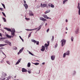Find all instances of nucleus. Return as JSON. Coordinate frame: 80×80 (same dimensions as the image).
Wrapping results in <instances>:
<instances>
[{"mask_svg": "<svg viewBox=\"0 0 80 80\" xmlns=\"http://www.w3.org/2000/svg\"><path fill=\"white\" fill-rule=\"evenodd\" d=\"M68 0H64L63 1V4H65V3L66 2H68Z\"/></svg>", "mask_w": 80, "mask_h": 80, "instance_id": "obj_24", "label": "nucleus"}, {"mask_svg": "<svg viewBox=\"0 0 80 80\" xmlns=\"http://www.w3.org/2000/svg\"><path fill=\"white\" fill-rule=\"evenodd\" d=\"M4 60H3V59H2V61H1V63H3V62H4Z\"/></svg>", "mask_w": 80, "mask_h": 80, "instance_id": "obj_50", "label": "nucleus"}, {"mask_svg": "<svg viewBox=\"0 0 80 80\" xmlns=\"http://www.w3.org/2000/svg\"><path fill=\"white\" fill-rule=\"evenodd\" d=\"M29 16H33L34 15L33 13L32 12V11L30 10H29Z\"/></svg>", "mask_w": 80, "mask_h": 80, "instance_id": "obj_7", "label": "nucleus"}, {"mask_svg": "<svg viewBox=\"0 0 80 80\" xmlns=\"http://www.w3.org/2000/svg\"><path fill=\"white\" fill-rule=\"evenodd\" d=\"M8 78L10 79V78H12V77H11V76H8Z\"/></svg>", "mask_w": 80, "mask_h": 80, "instance_id": "obj_56", "label": "nucleus"}, {"mask_svg": "<svg viewBox=\"0 0 80 80\" xmlns=\"http://www.w3.org/2000/svg\"><path fill=\"white\" fill-rule=\"evenodd\" d=\"M24 6L25 7L26 9H27L28 8V5L27 4H24Z\"/></svg>", "mask_w": 80, "mask_h": 80, "instance_id": "obj_19", "label": "nucleus"}, {"mask_svg": "<svg viewBox=\"0 0 80 80\" xmlns=\"http://www.w3.org/2000/svg\"><path fill=\"white\" fill-rule=\"evenodd\" d=\"M54 39V36H52V38L51 39L52 42H53V41Z\"/></svg>", "mask_w": 80, "mask_h": 80, "instance_id": "obj_32", "label": "nucleus"}, {"mask_svg": "<svg viewBox=\"0 0 80 80\" xmlns=\"http://www.w3.org/2000/svg\"><path fill=\"white\" fill-rule=\"evenodd\" d=\"M57 46H58V44L57 43L55 45V48H57Z\"/></svg>", "mask_w": 80, "mask_h": 80, "instance_id": "obj_42", "label": "nucleus"}, {"mask_svg": "<svg viewBox=\"0 0 80 80\" xmlns=\"http://www.w3.org/2000/svg\"><path fill=\"white\" fill-rule=\"evenodd\" d=\"M66 30H68V28H67V27H66Z\"/></svg>", "mask_w": 80, "mask_h": 80, "instance_id": "obj_58", "label": "nucleus"}, {"mask_svg": "<svg viewBox=\"0 0 80 80\" xmlns=\"http://www.w3.org/2000/svg\"><path fill=\"white\" fill-rule=\"evenodd\" d=\"M11 35H12V38H13V37H14V36H15V33H11Z\"/></svg>", "mask_w": 80, "mask_h": 80, "instance_id": "obj_31", "label": "nucleus"}, {"mask_svg": "<svg viewBox=\"0 0 80 80\" xmlns=\"http://www.w3.org/2000/svg\"><path fill=\"white\" fill-rule=\"evenodd\" d=\"M19 37L20 39H21L22 38V37H21V36H19Z\"/></svg>", "mask_w": 80, "mask_h": 80, "instance_id": "obj_61", "label": "nucleus"}, {"mask_svg": "<svg viewBox=\"0 0 80 80\" xmlns=\"http://www.w3.org/2000/svg\"><path fill=\"white\" fill-rule=\"evenodd\" d=\"M44 17L47 19H48V18H49V17H47V15H44Z\"/></svg>", "mask_w": 80, "mask_h": 80, "instance_id": "obj_21", "label": "nucleus"}, {"mask_svg": "<svg viewBox=\"0 0 80 80\" xmlns=\"http://www.w3.org/2000/svg\"><path fill=\"white\" fill-rule=\"evenodd\" d=\"M42 65H44L45 64V62H43L42 63Z\"/></svg>", "mask_w": 80, "mask_h": 80, "instance_id": "obj_63", "label": "nucleus"}, {"mask_svg": "<svg viewBox=\"0 0 80 80\" xmlns=\"http://www.w3.org/2000/svg\"><path fill=\"white\" fill-rule=\"evenodd\" d=\"M5 43H9V45H10V46H11L12 45V44H11V42H9L8 41H6L5 42Z\"/></svg>", "mask_w": 80, "mask_h": 80, "instance_id": "obj_15", "label": "nucleus"}, {"mask_svg": "<svg viewBox=\"0 0 80 80\" xmlns=\"http://www.w3.org/2000/svg\"><path fill=\"white\" fill-rule=\"evenodd\" d=\"M0 37H2V34H1V33H0Z\"/></svg>", "mask_w": 80, "mask_h": 80, "instance_id": "obj_57", "label": "nucleus"}, {"mask_svg": "<svg viewBox=\"0 0 80 80\" xmlns=\"http://www.w3.org/2000/svg\"><path fill=\"white\" fill-rule=\"evenodd\" d=\"M25 30H27V31H30V29H25Z\"/></svg>", "mask_w": 80, "mask_h": 80, "instance_id": "obj_49", "label": "nucleus"}, {"mask_svg": "<svg viewBox=\"0 0 80 80\" xmlns=\"http://www.w3.org/2000/svg\"><path fill=\"white\" fill-rule=\"evenodd\" d=\"M24 3H26V1L24 0Z\"/></svg>", "mask_w": 80, "mask_h": 80, "instance_id": "obj_62", "label": "nucleus"}, {"mask_svg": "<svg viewBox=\"0 0 80 80\" xmlns=\"http://www.w3.org/2000/svg\"><path fill=\"white\" fill-rule=\"evenodd\" d=\"M67 40L64 39H63L61 40L62 42V47H63L65 45V44L66 43V42Z\"/></svg>", "mask_w": 80, "mask_h": 80, "instance_id": "obj_3", "label": "nucleus"}, {"mask_svg": "<svg viewBox=\"0 0 80 80\" xmlns=\"http://www.w3.org/2000/svg\"><path fill=\"white\" fill-rule=\"evenodd\" d=\"M0 40H3V38H0Z\"/></svg>", "mask_w": 80, "mask_h": 80, "instance_id": "obj_55", "label": "nucleus"}, {"mask_svg": "<svg viewBox=\"0 0 80 80\" xmlns=\"http://www.w3.org/2000/svg\"><path fill=\"white\" fill-rule=\"evenodd\" d=\"M48 31H49V28L47 30V32H48Z\"/></svg>", "mask_w": 80, "mask_h": 80, "instance_id": "obj_54", "label": "nucleus"}, {"mask_svg": "<svg viewBox=\"0 0 80 80\" xmlns=\"http://www.w3.org/2000/svg\"><path fill=\"white\" fill-rule=\"evenodd\" d=\"M31 41L32 42H33L34 43H37V41L34 39H31Z\"/></svg>", "mask_w": 80, "mask_h": 80, "instance_id": "obj_22", "label": "nucleus"}, {"mask_svg": "<svg viewBox=\"0 0 80 80\" xmlns=\"http://www.w3.org/2000/svg\"><path fill=\"white\" fill-rule=\"evenodd\" d=\"M14 50H17V48L15 46H14Z\"/></svg>", "mask_w": 80, "mask_h": 80, "instance_id": "obj_37", "label": "nucleus"}, {"mask_svg": "<svg viewBox=\"0 0 80 80\" xmlns=\"http://www.w3.org/2000/svg\"><path fill=\"white\" fill-rule=\"evenodd\" d=\"M2 18L4 20V22H6V21H7V20H6L5 18Z\"/></svg>", "mask_w": 80, "mask_h": 80, "instance_id": "obj_33", "label": "nucleus"}, {"mask_svg": "<svg viewBox=\"0 0 80 80\" xmlns=\"http://www.w3.org/2000/svg\"><path fill=\"white\" fill-rule=\"evenodd\" d=\"M32 63H33L34 65H39V63L38 62H36L35 63H33V62Z\"/></svg>", "mask_w": 80, "mask_h": 80, "instance_id": "obj_26", "label": "nucleus"}, {"mask_svg": "<svg viewBox=\"0 0 80 80\" xmlns=\"http://www.w3.org/2000/svg\"><path fill=\"white\" fill-rule=\"evenodd\" d=\"M7 45L6 44H0V47H3L4 46H5V45Z\"/></svg>", "mask_w": 80, "mask_h": 80, "instance_id": "obj_23", "label": "nucleus"}, {"mask_svg": "<svg viewBox=\"0 0 80 80\" xmlns=\"http://www.w3.org/2000/svg\"><path fill=\"white\" fill-rule=\"evenodd\" d=\"M70 54V51L69 50H68L67 52L64 53L63 54V58H65L66 55L67 56H69Z\"/></svg>", "mask_w": 80, "mask_h": 80, "instance_id": "obj_2", "label": "nucleus"}, {"mask_svg": "<svg viewBox=\"0 0 80 80\" xmlns=\"http://www.w3.org/2000/svg\"><path fill=\"white\" fill-rule=\"evenodd\" d=\"M80 3L78 2V6L77 8L78 9V14L79 15H80Z\"/></svg>", "mask_w": 80, "mask_h": 80, "instance_id": "obj_5", "label": "nucleus"}, {"mask_svg": "<svg viewBox=\"0 0 80 80\" xmlns=\"http://www.w3.org/2000/svg\"><path fill=\"white\" fill-rule=\"evenodd\" d=\"M23 49H24V48L22 47L21 49H20L19 52H18V55H20L22 52H23Z\"/></svg>", "mask_w": 80, "mask_h": 80, "instance_id": "obj_6", "label": "nucleus"}, {"mask_svg": "<svg viewBox=\"0 0 80 80\" xmlns=\"http://www.w3.org/2000/svg\"><path fill=\"white\" fill-rule=\"evenodd\" d=\"M2 75H3L4 76V77H5L6 76V75H7V73H4V74L3 73L2 74Z\"/></svg>", "mask_w": 80, "mask_h": 80, "instance_id": "obj_43", "label": "nucleus"}, {"mask_svg": "<svg viewBox=\"0 0 80 80\" xmlns=\"http://www.w3.org/2000/svg\"><path fill=\"white\" fill-rule=\"evenodd\" d=\"M31 36V34H29L28 36V38H29V37H30Z\"/></svg>", "mask_w": 80, "mask_h": 80, "instance_id": "obj_51", "label": "nucleus"}, {"mask_svg": "<svg viewBox=\"0 0 80 80\" xmlns=\"http://www.w3.org/2000/svg\"><path fill=\"white\" fill-rule=\"evenodd\" d=\"M9 79H10L9 78H8L6 80H9Z\"/></svg>", "mask_w": 80, "mask_h": 80, "instance_id": "obj_64", "label": "nucleus"}, {"mask_svg": "<svg viewBox=\"0 0 80 80\" xmlns=\"http://www.w3.org/2000/svg\"><path fill=\"white\" fill-rule=\"evenodd\" d=\"M36 44L38 45H39V42L38 41H37L36 42Z\"/></svg>", "mask_w": 80, "mask_h": 80, "instance_id": "obj_44", "label": "nucleus"}, {"mask_svg": "<svg viewBox=\"0 0 80 80\" xmlns=\"http://www.w3.org/2000/svg\"><path fill=\"white\" fill-rule=\"evenodd\" d=\"M4 29H5L8 32H11V33H15V28H13L11 30L10 28H3Z\"/></svg>", "mask_w": 80, "mask_h": 80, "instance_id": "obj_1", "label": "nucleus"}, {"mask_svg": "<svg viewBox=\"0 0 80 80\" xmlns=\"http://www.w3.org/2000/svg\"><path fill=\"white\" fill-rule=\"evenodd\" d=\"M6 36L8 38H12V36L8 35V34H6Z\"/></svg>", "mask_w": 80, "mask_h": 80, "instance_id": "obj_16", "label": "nucleus"}, {"mask_svg": "<svg viewBox=\"0 0 80 80\" xmlns=\"http://www.w3.org/2000/svg\"><path fill=\"white\" fill-rule=\"evenodd\" d=\"M30 65H31V63H30V62H28V67H30Z\"/></svg>", "mask_w": 80, "mask_h": 80, "instance_id": "obj_29", "label": "nucleus"}, {"mask_svg": "<svg viewBox=\"0 0 80 80\" xmlns=\"http://www.w3.org/2000/svg\"><path fill=\"white\" fill-rule=\"evenodd\" d=\"M0 10L1 11H3V8H0Z\"/></svg>", "mask_w": 80, "mask_h": 80, "instance_id": "obj_41", "label": "nucleus"}, {"mask_svg": "<svg viewBox=\"0 0 80 80\" xmlns=\"http://www.w3.org/2000/svg\"><path fill=\"white\" fill-rule=\"evenodd\" d=\"M73 36H72L71 38V40L72 41V42H73Z\"/></svg>", "mask_w": 80, "mask_h": 80, "instance_id": "obj_30", "label": "nucleus"}, {"mask_svg": "<svg viewBox=\"0 0 80 80\" xmlns=\"http://www.w3.org/2000/svg\"><path fill=\"white\" fill-rule=\"evenodd\" d=\"M42 25H40V26L38 28H38V29L37 30L36 32L39 31V30H40V29H41V28H42Z\"/></svg>", "mask_w": 80, "mask_h": 80, "instance_id": "obj_18", "label": "nucleus"}, {"mask_svg": "<svg viewBox=\"0 0 80 80\" xmlns=\"http://www.w3.org/2000/svg\"><path fill=\"white\" fill-rule=\"evenodd\" d=\"M47 43H48V45H49V43H50V41H48Z\"/></svg>", "mask_w": 80, "mask_h": 80, "instance_id": "obj_47", "label": "nucleus"}, {"mask_svg": "<svg viewBox=\"0 0 80 80\" xmlns=\"http://www.w3.org/2000/svg\"><path fill=\"white\" fill-rule=\"evenodd\" d=\"M77 74V71L75 70H74L73 71L72 75V76H75Z\"/></svg>", "mask_w": 80, "mask_h": 80, "instance_id": "obj_8", "label": "nucleus"}, {"mask_svg": "<svg viewBox=\"0 0 80 80\" xmlns=\"http://www.w3.org/2000/svg\"><path fill=\"white\" fill-rule=\"evenodd\" d=\"M42 49H41V52H44V51H45V47H44V46H42Z\"/></svg>", "mask_w": 80, "mask_h": 80, "instance_id": "obj_11", "label": "nucleus"}, {"mask_svg": "<svg viewBox=\"0 0 80 80\" xmlns=\"http://www.w3.org/2000/svg\"><path fill=\"white\" fill-rule=\"evenodd\" d=\"M79 30H80V28L79 27H77L76 28V30L75 31V33L76 35H77L79 33Z\"/></svg>", "mask_w": 80, "mask_h": 80, "instance_id": "obj_4", "label": "nucleus"}, {"mask_svg": "<svg viewBox=\"0 0 80 80\" xmlns=\"http://www.w3.org/2000/svg\"><path fill=\"white\" fill-rule=\"evenodd\" d=\"M2 13L3 15V16H4L5 17H6V15H5V13H4V12H2Z\"/></svg>", "mask_w": 80, "mask_h": 80, "instance_id": "obj_34", "label": "nucleus"}, {"mask_svg": "<svg viewBox=\"0 0 80 80\" xmlns=\"http://www.w3.org/2000/svg\"><path fill=\"white\" fill-rule=\"evenodd\" d=\"M21 60H22V58H21L18 60V62L19 63H20V61H21Z\"/></svg>", "mask_w": 80, "mask_h": 80, "instance_id": "obj_35", "label": "nucleus"}, {"mask_svg": "<svg viewBox=\"0 0 80 80\" xmlns=\"http://www.w3.org/2000/svg\"><path fill=\"white\" fill-rule=\"evenodd\" d=\"M48 5H49V7H50L52 8H54V7H55V6H54V5H53V4H51L50 3L48 4Z\"/></svg>", "mask_w": 80, "mask_h": 80, "instance_id": "obj_13", "label": "nucleus"}, {"mask_svg": "<svg viewBox=\"0 0 80 80\" xmlns=\"http://www.w3.org/2000/svg\"><path fill=\"white\" fill-rule=\"evenodd\" d=\"M18 63H19V62H17L15 64V65H18Z\"/></svg>", "mask_w": 80, "mask_h": 80, "instance_id": "obj_46", "label": "nucleus"}, {"mask_svg": "<svg viewBox=\"0 0 80 80\" xmlns=\"http://www.w3.org/2000/svg\"><path fill=\"white\" fill-rule=\"evenodd\" d=\"M0 30H1L2 32L3 33H4L5 31L4 30L1 29Z\"/></svg>", "mask_w": 80, "mask_h": 80, "instance_id": "obj_40", "label": "nucleus"}, {"mask_svg": "<svg viewBox=\"0 0 80 80\" xmlns=\"http://www.w3.org/2000/svg\"><path fill=\"white\" fill-rule=\"evenodd\" d=\"M48 46H49V45H48V44H47V43H46L44 44V47H48Z\"/></svg>", "mask_w": 80, "mask_h": 80, "instance_id": "obj_28", "label": "nucleus"}, {"mask_svg": "<svg viewBox=\"0 0 80 80\" xmlns=\"http://www.w3.org/2000/svg\"><path fill=\"white\" fill-rule=\"evenodd\" d=\"M42 25H40V26L38 28H38V29L37 30L36 32L39 31V30H40V29H41V28H42Z\"/></svg>", "mask_w": 80, "mask_h": 80, "instance_id": "obj_17", "label": "nucleus"}, {"mask_svg": "<svg viewBox=\"0 0 80 80\" xmlns=\"http://www.w3.org/2000/svg\"><path fill=\"white\" fill-rule=\"evenodd\" d=\"M38 28H35L34 29H32V30H37V29H38Z\"/></svg>", "mask_w": 80, "mask_h": 80, "instance_id": "obj_48", "label": "nucleus"}, {"mask_svg": "<svg viewBox=\"0 0 80 80\" xmlns=\"http://www.w3.org/2000/svg\"><path fill=\"white\" fill-rule=\"evenodd\" d=\"M6 62L8 64H9V65H10V62H9V61H7Z\"/></svg>", "mask_w": 80, "mask_h": 80, "instance_id": "obj_39", "label": "nucleus"}, {"mask_svg": "<svg viewBox=\"0 0 80 80\" xmlns=\"http://www.w3.org/2000/svg\"><path fill=\"white\" fill-rule=\"evenodd\" d=\"M27 69H25L24 68H22V72L23 73V72H27Z\"/></svg>", "mask_w": 80, "mask_h": 80, "instance_id": "obj_12", "label": "nucleus"}, {"mask_svg": "<svg viewBox=\"0 0 80 80\" xmlns=\"http://www.w3.org/2000/svg\"><path fill=\"white\" fill-rule=\"evenodd\" d=\"M66 22H68V19H66Z\"/></svg>", "mask_w": 80, "mask_h": 80, "instance_id": "obj_60", "label": "nucleus"}, {"mask_svg": "<svg viewBox=\"0 0 80 80\" xmlns=\"http://www.w3.org/2000/svg\"><path fill=\"white\" fill-rule=\"evenodd\" d=\"M47 4H42V3L41 4V7L42 8H44V7H47Z\"/></svg>", "mask_w": 80, "mask_h": 80, "instance_id": "obj_9", "label": "nucleus"}, {"mask_svg": "<svg viewBox=\"0 0 80 80\" xmlns=\"http://www.w3.org/2000/svg\"><path fill=\"white\" fill-rule=\"evenodd\" d=\"M1 52H2V54L4 55H5V56H6V55L4 53V52H3V51H2Z\"/></svg>", "mask_w": 80, "mask_h": 80, "instance_id": "obj_45", "label": "nucleus"}, {"mask_svg": "<svg viewBox=\"0 0 80 80\" xmlns=\"http://www.w3.org/2000/svg\"><path fill=\"white\" fill-rule=\"evenodd\" d=\"M51 59L52 60H55V55H52L51 56Z\"/></svg>", "mask_w": 80, "mask_h": 80, "instance_id": "obj_14", "label": "nucleus"}, {"mask_svg": "<svg viewBox=\"0 0 80 80\" xmlns=\"http://www.w3.org/2000/svg\"><path fill=\"white\" fill-rule=\"evenodd\" d=\"M39 19L40 20H42V21H43L44 22H45V21H46L47 20V19L42 17H40L39 18Z\"/></svg>", "mask_w": 80, "mask_h": 80, "instance_id": "obj_10", "label": "nucleus"}, {"mask_svg": "<svg viewBox=\"0 0 80 80\" xmlns=\"http://www.w3.org/2000/svg\"><path fill=\"white\" fill-rule=\"evenodd\" d=\"M50 12V10L49 9H48L47 11L46 12H45L44 13L45 14H47V13H49Z\"/></svg>", "mask_w": 80, "mask_h": 80, "instance_id": "obj_20", "label": "nucleus"}, {"mask_svg": "<svg viewBox=\"0 0 80 80\" xmlns=\"http://www.w3.org/2000/svg\"><path fill=\"white\" fill-rule=\"evenodd\" d=\"M25 19L27 20H30V18H25Z\"/></svg>", "mask_w": 80, "mask_h": 80, "instance_id": "obj_38", "label": "nucleus"}, {"mask_svg": "<svg viewBox=\"0 0 80 80\" xmlns=\"http://www.w3.org/2000/svg\"><path fill=\"white\" fill-rule=\"evenodd\" d=\"M21 39V40H22V42H24V40H23L22 38V39Z\"/></svg>", "mask_w": 80, "mask_h": 80, "instance_id": "obj_53", "label": "nucleus"}, {"mask_svg": "<svg viewBox=\"0 0 80 80\" xmlns=\"http://www.w3.org/2000/svg\"><path fill=\"white\" fill-rule=\"evenodd\" d=\"M1 4L2 5V6L4 8V9H5V4H3V3H1Z\"/></svg>", "mask_w": 80, "mask_h": 80, "instance_id": "obj_27", "label": "nucleus"}, {"mask_svg": "<svg viewBox=\"0 0 80 80\" xmlns=\"http://www.w3.org/2000/svg\"><path fill=\"white\" fill-rule=\"evenodd\" d=\"M45 48H46V50H48V47H46Z\"/></svg>", "mask_w": 80, "mask_h": 80, "instance_id": "obj_59", "label": "nucleus"}, {"mask_svg": "<svg viewBox=\"0 0 80 80\" xmlns=\"http://www.w3.org/2000/svg\"><path fill=\"white\" fill-rule=\"evenodd\" d=\"M28 73H31V72H30V71H28Z\"/></svg>", "mask_w": 80, "mask_h": 80, "instance_id": "obj_52", "label": "nucleus"}, {"mask_svg": "<svg viewBox=\"0 0 80 80\" xmlns=\"http://www.w3.org/2000/svg\"><path fill=\"white\" fill-rule=\"evenodd\" d=\"M29 54H30V55H32V56L33 55V54L32 53V52H31L30 51L29 52Z\"/></svg>", "mask_w": 80, "mask_h": 80, "instance_id": "obj_36", "label": "nucleus"}, {"mask_svg": "<svg viewBox=\"0 0 80 80\" xmlns=\"http://www.w3.org/2000/svg\"><path fill=\"white\" fill-rule=\"evenodd\" d=\"M2 49H4V48L1 47L0 48V52H2Z\"/></svg>", "mask_w": 80, "mask_h": 80, "instance_id": "obj_25", "label": "nucleus"}]
</instances>
